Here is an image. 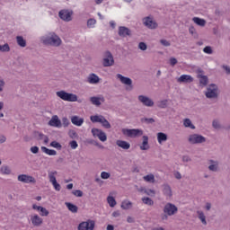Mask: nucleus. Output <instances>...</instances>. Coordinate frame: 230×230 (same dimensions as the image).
I'll return each mask as SVG.
<instances>
[{
    "label": "nucleus",
    "instance_id": "1",
    "mask_svg": "<svg viewBox=\"0 0 230 230\" xmlns=\"http://www.w3.org/2000/svg\"><path fill=\"white\" fill-rule=\"evenodd\" d=\"M40 42L45 46H52V48H60L62 46V39L55 32H48L41 36Z\"/></svg>",
    "mask_w": 230,
    "mask_h": 230
},
{
    "label": "nucleus",
    "instance_id": "2",
    "mask_svg": "<svg viewBox=\"0 0 230 230\" xmlns=\"http://www.w3.org/2000/svg\"><path fill=\"white\" fill-rule=\"evenodd\" d=\"M178 211L179 208L177 206H175V204L170 202L166 203L163 208L164 213L161 215V220L164 222L168 220V217H173V215H177Z\"/></svg>",
    "mask_w": 230,
    "mask_h": 230
},
{
    "label": "nucleus",
    "instance_id": "3",
    "mask_svg": "<svg viewBox=\"0 0 230 230\" xmlns=\"http://www.w3.org/2000/svg\"><path fill=\"white\" fill-rule=\"evenodd\" d=\"M57 96L64 102H78V96L75 93H69L64 90L56 93Z\"/></svg>",
    "mask_w": 230,
    "mask_h": 230
},
{
    "label": "nucleus",
    "instance_id": "4",
    "mask_svg": "<svg viewBox=\"0 0 230 230\" xmlns=\"http://www.w3.org/2000/svg\"><path fill=\"white\" fill-rule=\"evenodd\" d=\"M90 119L92 121V123H101L102 127H103V128H111V123L109 122V120H107V119H105V117H103V115H92L90 117Z\"/></svg>",
    "mask_w": 230,
    "mask_h": 230
},
{
    "label": "nucleus",
    "instance_id": "5",
    "mask_svg": "<svg viewBox=\"0 0 230 230\" xmlns=\"http://www.w3.org/2000/svg\"><path fill=\"white\" fill-rule=\"evenodd\" d=\"M205 96L209 100L218 98V86L217 84H209L205 92Z\"/></svg>",
    "mask_w": 230,
    "mask_h": 230
},
{
    "label": "nucleus",
    "instance_id": "6",
    "mask_svg": "<svg viewBox=\"0 0 230 230\" xmlns=\"http://www.w3.org/2000/svg\"><path fill=\"white\" fill-rule=\"evenodd\" d=\"M58 173V172L57 171L49 172V182H51L54 190L56 191H60V190H62V186H60L59 183H58L57 181Z\"/></svg>",
    "mask_w": 230,
    "mask_h": 230
},
{
    "label": "nucleus",
    "instance_id": "7",
    "mask_svg": "<svg viewBox=\"0 0 230 230\" xmlns=\"http://www.w3.org/2000/svg\"><path fill=\"white\" fill-rule=\"evenodd\" d=\"M188 141L190 145H200L206 143V137L202 135L192 134L188 137Z\"/></svg>",
    "mask_w": 230,
    "mask_h": 230
},
{
    "label": "nucleus",
    "instance_id": "8",
    "mask_svg": "<svg viewBox=\"0 0 230 230\" xmlns=\"http://www.w3.org/2000/svg\"><path fill=\"white\" fill-rule=\"evenodd\" d=\"M102 66L103 67H111V66H114V57L111 51L104 52Z\"/></svg>",
    "mask_w": 230,
    "mask_h": 230
},
{
    "label": "nucleus",
    "instance_id": "9",
    "mask_svg": "<svg viewBox=\"0 0 230 230\" xmlns=\"http://www.w3.org/2000/svg\"><path fill=\"white\" fill-rule=\"evenodd\" d=\"M121 132L128 137H139L143 135V130L141 129L122 128Z\"/></svg>",
    "mask_w": 230,
    "mask_h": 230
},
{
    "label": "nucleus",
    "instance_id": "10",
    "mask_svg": "<svg viewBox=\"0 0 230 230\" xmlns=\"http://www.w3.org/2000/svg\"><path fill=\"white\" fill-rule=\"evenodd\" d=\"M94 226H96V223L94 220H87L81 222L78 226L77 230H94Z\"/></svg>",
    "mask_w": 230,
    "mask_h": 230
},
{
    "label": "nucleus",
    "instance_id": "11",
    "mask_svg": "<svg viewBox=\"0 0 230 230\" xmlns=\"http://www.w3.org/2000/svg\"><path fill=\"white\" fill-rule=\"evenodd\" d=\"M117 78L124 84V85H128L126 87L127 91H132V89H134V86L132 85V79H130L129 77L124 76L121 74H117Z\"/></svg>",
    "mask_w": 230,
    "mask_h": 230
},
{
    "label": "nucleus",
    "instance_id": "12",
    "mask_svg": "<svg viewBox=\"0 0 230 230\" xmlns=\"http://www.w3.org/2000/svg\"><path fill=\"white\" fill-rule=\"evenodd\" d=\"M92 134L93 137H98V139H100V141H102V143H105V141H107V134L100 128H92Z\"/></svg>",
    "mask_w": 230,
    "mask_h": 230
},
{
    "label": "nucleus",
    "instance_id": "13",
    "mask_svg": "<svg viewBox=\"0 0 230 230\" xmlns=\"http://www.w3.org/2000/svg\"><path fill=\"white\" fill-rule=\"evenodd\" d=\"M17 180L19 182H23L24 184H35V182H37L33 176L28 174H20Z\"/></svg>",
    "mask_w": 230,
    "mask_h": 230
},
{
    "label": "nucleus",
    "instance_id": "14",
    "mask_svg": "<svg viewBox=\"0 0 230 230\" xmlns=\"http://www.w3.org/2000/svg\"><path fill=\"white\" fill-rule=\"evenodd\" d=\"M143 24L146 26V28H148L149 30H155L157 29V22L154 18L147 16L143 19Z\"/></svg>",
    "mask_w": 230,
    "mask_h": 230
},
{
    "label": "nucleus",
    "instance_id": "15",
    "mask_svg": "<svg viewBox=\"0 0 230 230\" xmlns=\"http://www.w3.org/2000/svg\"><path fill=\"white\" fill-rule=\"evenodd\" d=\"M138 102L145 107H154L155 105L154 100L146 95H138Z\"/></svg>",
    "mask_w": 230,
    "mask_h": 230
},
{
    "label": "nucleus",
    "instance_id": "16",
    "mask_svg": "<svg viewBox=\"0 0 230 230\" xmlns=\"http://www.w3.org/2000/svg\"><path fill=\"white\" fill-rule=\"evenodd\" d=\"M73 11L69 10H61L59 12V17L62 19V21H66V22H69L70 21H73Z\"/></svg>",
    "mask_w": 230,
    "mask_h": 230
},
{
    "label": "nucleus",
    "instance_id": "17",
    "mask_svg": "<svg viewBox=\"0 0 230 230\" xmlns=\"http://www.w3.org/2000/svg\"><path fill=\"white\" fill-rule=\"evenodd\" d=\"M31 222L34 227H40L44 224V219L39 214H33L31 216Z\"/></svg>",
    "mask_w": 230,
    "mask_h": 230
},
{
    "label": "nucleus",
    "instance_id": "18",
    "mask_svg": "<svg viewBox=\"0 0 230 230\" xmlns=\"http://www.w3.org/2000/svg\"><path fill=\"white\" fill-rule=\"evenodd\" d=\"M90 102L93 105H95V107H100L102 103H105V97H103V95L93 96L90 97Z\"/></svg>",
    "mask_w": 230,
    "mask_h": 230
},
{
    "label": "nucleus",
    "instance_id": "19",
    "mask_svg": "<svg viewBox=\"0 0 230 230\" xmlns=\"http://www.w3.org/2000/svg\"><path fill=\"white\" fill-rule=\"evenodd\" d=\"M49 127H55L56 128H62V121L58 119V116L54 115L52 116L51 119L49 121Z\"/></svg>",
    "mask_w": 230,
    "mask_h": 230
},
{
    "label": "nucleus",
    "instance_id": "20",
    "mask_svg": "<svg viewBox=\"0 0 230 230\" xmlns=\"http://www.w3.org/2000/svg\"><path fill=\"white\" fill-rule=\"evenodd\" d=\"M32 209L39 211L40 217H48L49 215V210L42 206H37L36 204H33Z\"/></svg>",
    "mask_w": 230,
    "mask_h": 230
},
{
    "label": "nucleus",
    "instance_id": "21",
    "mask_svg": "<svg viewBox=\"0 0 230 230\" xmlns=\"http://www.w3.org/2000/svg\"><path fill=\"white\" fill-rule=\"evenodd\" d=\"M86 82L92 85H96L100 84V76L94 73H92L88 75Z\"/></svg>",
    "mask_w": 230,
    "mask_h": 230
},
{
    "label": "nucleus",
    "instance_id": "22",
    "mask_svg": "<svg viewBox=\"0 0 230 230\" xmlns=\"http://www.w3.org/2000/svg\"><path fill=\"white\" fill-rule=\"evenodd\" d=\"M132 35V31L130 29L125 27V26H120L119 27V36L125 38V37H130Z\"/></svg>",
    "mask_w": 230,
    "mask_h": 230
},
{
    "label": "nucleus",
    "instance_id": "23",
    "mask_svg": "<svg viewBox=\"0 0 230 230\" xmlns=\"http://www.w3.org/2000/svg\"><path fill=\"white\" fill-rule=\"evenodd\" d=\"M162 191L166 199H172L173 193L172 192V187L168 183L162 185Z\"/></svg>",
    "mask_w": 230,
    "mask_h": 230
},
{
    "label": "nucleus",
    "instance_id": "24",
    "mask_svg": "<svg viewBox=\"0 0 230 230\" xmlns=\"http://www.w3.org/2000/svg\"><path fill=\"white\" fill-rule=\"evenodd\" d=\"M193 76L190 75H181L178 79L177 82L179 84H191L193 82Z\"/></svg>",
    "mask_w": 230,
    "mask_h": 230
},
{
    "label": "nucleus",
    "instance_id": "25",
    "mask_svg": "<svg viewBox=\"0 0 230 230\" xmlns=\"http://www.w3.org/2000/svg\"><path fill=\"white\" fill-rule=\"evenodd\" d=\"M208 163V170L210 172H218V170H220L218 161L209 160Z\"/></svg>",
    "mask_w": 230,
    "mask_h": 230
},
{
    "label": "nucleus",
    "instance_id": "26",
    "mask_svg": "<svg viewBox=\"0 0 230 230\" xmlns=\"http://www.w3.org/2000/svg\"><path fill=\"white\" fill-rule=\"evenodd\" d=\"M116 145L119 148H122V150H128L130 148V143L125 140H117Z\"/></svg>",
    "mask_w": 230,
    "mask_h": 230
},
{
    "label": "nucleus",
    "instance_id": "27",
    "mask_svg": "<svg viewBox=\"0 0 230 230\" xmlns=\"http://www.w3.org/2000/svg\"><path fill=\"white\" fill-rule=\"evenodd\" d=\"M156 137L159 145H163V143L168 141V135H166V133L159 132L157 133Z\"/></svg>",
    "mask_w": 230,
    "mask_h": 230
},
{
    "label": "nucleus",
    "instance_id": "28",
    "mask_svg": "<svg viewBox=\"0 0 230 230\" xmlns=\"http://www.w3.org/2000/svg\"><path fill=\"white\" fill-rule=\"evenodd\" d=\"M71 122L73 125H75V127H82V125H84V119L78 116H73L71 118Z\"/></svg>",
    "mask_w": 230,
    "mask_h": 230
},
{
    "label": "nucleus",
    "instance_id": "29",
    "mask_svg": "<svg viewBox=\"0 0 230 230\" xmlns=\"http://www.w3.org/2000/svg\"><path fill=\"white\" fill-rule=\"evenodd\" d=\"M0 173L2 175H10L12 173V168L8 165H2L0 168Z\"/></svg>",
    "mask_w": 230,
    "mask_h": 230
},
{
    "label": "nucleus",
    "instance_id": "30",
    "mask_svg": "<svg viewBox=\"0 0 230 230\" xmlns=\"http://www.w3.org/2000/svg\"><path fill=\"white\" fill-rule=\"evenodd\" d=\"M150 146L148 145V137L144 136L143 137V142L140 146V150H149Z\"/></svg>",
    "mask_w": 230,
    "mask_h": 230
},
{
    "label": "nucleus",
    "instance_id": "31",
    "mask_svg": "<svg viewBox=\"0 0 230 230\" xmlns=\"http://www.w3.org/2000/svg\"><path fill=\"white\" fill-rule=\"evenodd\" d=\"M197 215L201 224H203V226H208V221H206V215L202 212V210H198Z\"/></svg>",
    "mask_w": 230,
    "mask_h": 230
},
{
    "label": "nucleus",
    "instance_id": "32",
    "mask_svg": "<svg viewBox=\"0 0 230 230\" xmlns=\"http://www.w3.org/2000/svg\"><path fill=\"white\" fill-rule=\"evenodd\" d=\"M142 193H145V195H148V197H155V191L152 189H145L141 188L139 190Z\"/></svg>",
    "mask_w": 230,
    "mask_h": 230
},
{
    "label": "nucleus",
    "instance_id": "33",
    "mask_svg": "<svg viewBox=\"0 0 230 230\" xmlns=\"http://www.w3.org/2000/svg\"><path fill=\"white\" fill-rule=\"evenodd\" d=\"M41 151L47 155H57V152L55 151V149H49L46 146H41Z\"/></svg>",
    "mask_w": 230,
    "mask_h": 230
},
{
    "label": "nucleus",
    "instance_id": "34",
    "mask_svg": "<svg viewBox=\"0 0 230 230\" xmlns=\"http://www.w3.org/2000/svg\"><path fill=\"white\" fill-rule=\"evenodd\" d=\"M65 205L66 206L67 209L71 211V213H78V207L73 203L66 202Z\"/></svg>",
    "mask_w": 230,
    "mask_h": 230
},
{
    "label": "nucleus",
    "instance_id": "35",
    "mask_svg": "<svg viewBox=\"0 0 230 230\" xmlns=\"http://www.w3.org/2000/svg\"><path fill=\"white\" fill-rule=\"evenodd\" d=\"M183 126L186 128H191V130H195V125L191 122V119H183Z\"/></svg>",
    "mask_w": 230,
    "mask_h": 230
},
{
    "label": "nucleus",
    "instance_id": "36",
    "mask_svg": "<svg viewBox=\"0 0 230 230\" xmlns=\"http://www.w3.org/2000/svg\"><path fill=\"white\" fill-rule=\"evenodd\" d=\"M16 42L20 48H26V40L22 36H17Z\"/></svg>",
    "mask_w": 230,
    "mask_h": 230
},
{
    "label": "nucleus",
    "instance_id": "37",
    "mask_svg": "<svg viewBox=\"0 0 230 230\" xmlns=\"http://www.w3.org/2000/svg\"><path fill=\"white\" fill-rule=\"evenodd\" d=\"M120 208L122 209H130L132 208V201L128 200V199H125L124 201H122Z\"/></svg>",
    "mask_w": 230,
    "mask_h": 230
},
{
    "label": "nucleus",
    "instance_id": "38",
    "mask_svg": "<svg viewBox=\"0 0 230 230\" xmlns=\"http://www.w3.org/2000/svg\"><path fill=\"white\" fill-rule=\"evenodd\" d=\"M193 22H195V24H197L198 26H206V20L202 19V18H199V17H194L192 19Z\"/></svg>",
    "mask_w": 230,
    "mask_h": 230
},
{
    "label": "nucleus",
    "instance_id": "39",
    "mask_svg": "<svg viewBox=\"0 0 230 230\" xmlns=\"http://www.w3.org/2000/svg\"><path fill=\"white\" fill-rule=\"evenodd\" d=\"M143 180L146 181V182H155V176L152 173L150 174H147L146 176L143 177Z\"/></svg>",
    "mask_w": 230,
    "mask_h": 230
},
{
    "label": "nucleus",
    "instance_id": "40",
    "mask_svg": "<svg viewBox=\"0 0 230 230\" xmlns=\"http://www.w3.org/2000/svg\"><path fill=\"white\" fill-rule=\"evenodd\" d=\"M199 78L200 85H202L203 87H206V85H208V76L199 75Z\"/></svg>",
    "mask_w": 230,
    "mask_h": 230
},
{
    "label": "nucleus",
    "instance_id": "41",
    "mask_svg": "<svg viewBox=\"0 0 230 230\" xmlns=\"http://www.w3.org/2000/svg\"><path fill=\"white\" fill-rule=\"evenodd\" d=\"M107 202H108L110 208H114L117 204L116 199L112 196H109L107 198Z\"/></svg>",
    "mask_w": 230,
    "mask_h": 230
},
{
    "label": "nucleus",
    "instance_id": "42",
    "mask_svg": "<svg viewBox=\"0 0 230 230\" xmlns=\"http://www.w3.org/2000/svg\"><path fill=\"white\" fill-rule=\"evenodd\" d=\"M143 204H146V206H154V201L152 199L148 197L142 198Z\"/></svg>",
    "mask_w": 230,
    "mask_h": 230
},
{
    "label": "nucleus",
    "instance_id": "43",
    "mask_svg": "<svg viewBox=\"0 0 230 230\" xmlns=\"http://www.w3.org/2000/svg\"><path fill=\"white\" fill-rule=\"evenodd\" d=\"M159 109H166L168 107V100H163L157 102Z\"/></svg>",
    "mask_w": 230,
    "mask_h": 230
},
{
    "label": "nucleus",
    "instance_id": "44",
    "mask_svg": "<svg viewBox=\"0 0 230 230\" xmlns=\"http://www.w3.org/2000/svg\"><path fill=\"white\" fill-rule=\"evenodd\" d=\"M8 51H10V45H8V43L0 45V52L8 53Z\"/></svg>",
    "mask_w": 230,
    "mask_h": 230
},
{
    "label": "nucleus",
    "instance_id": "45",
    "mask_svg": "<svg viewBox=\"0 0 230 230\" xmlns=\"http://www.w3.org/2000/svg\"><path fill=\"white\" fill-rule=\"evenodd\" d=\"M50 146H52V148H57L58 150H62V145L57 141H52Z\"/></svg>",
    "mask_w": 230,
    "mask_h": 230
},
{
    "label": "nucleus",
    "instance_id": "46",
    "mask_svg": "<svg viewBox=\"0 0 230 230\" xmlns=\"http://www.w3.org/2000/svg\"><path fill=\"white\" fill-rule=\"evenodd\" d=\"M96 24V20L95 19H93V18H91V19H89L88 21H87V26L89 27V28H94V25Z\"/></svg>",
    "mask_w": 230,
    "mask_h": 230
},
{
    "label": "nucleus",
    "instance_id": "47",
    "mask_svg": "<svg viewBox=\"0 0 230 230\" xmlns=\"http://www.w3.org/2000/svg\"><path fill=\"white\" fill-rule=\"evenodd\" d=\"M148 46H146V43L145 42H140L138 43V49H140L141 51H146Z\"/></svg>",
    "mask_w": 230,
    "mask_h": 230
},
{
    "label": "nucleus",
    "instance_id": "48",
    "mask_svg": "<svg viewBox=\"0 0 230 230\" xmlns=\"http://www.w3.org/2000/svg\"><path fill=\"white\" fill-rule=\"evenodd\" d=\"M160 44L165 48H170V46H172V43H170L168 40H160Z\"/></svg>",
    "mask_w": 230,
    "mask_h": 230
},
{
    "label": "nucleus",
    "instance_id": "49",
    "mask_svg": "<svg viewBox=\"0 0 230 230\" xmlns=\"http://www.w3.org/2000/svg\"><path fill=\"white\" fill-rule=\"evenodd\" d=\"M203 51L207 54V55H213V49L209 46H207L203 49Z\"/></svg>",
    "mask_w": 230,
    "mask_h": 230
},
{
    "label": "nucleus",
    "instance_id": "50",
    "mask_svg": "<svg viewBox=\"0 0 230 230\" xmlns=\"http://www.w3.org/2000/svg\"><path fill=\"white\" fill-rule=\"evenodd\" d=\"M72 194L75 195V197H84V192L80 190H73Z\"/></svg>",
    "mask_w": 230,
    "mask_h": 230
},
{
    "label": "nucleus",
    "instance_id": "51",
    "mask_svg": "<svg viewBox=\"0 0 230 230\" xmlns=\"http://www.w3.org/2000/svg\"><path fill=\"white\" fill-rule=\"evenodd\" d=\"M101 178L104 180L111 179V173L107 172H102Z\"/></svg>",
    "mask_w": 230,
    "mask_h": 230
},
{
    "label": "nucleus",
    "instance_id": "52",
    "mask_svg": "<svg viewBox=\"0 0 230 230\" xmlns=\"http://www.w3.org/2000/svg\"><path fill=\"white\" fill-rule=\"evenodd\" d=\"M70 147L72 150H76L78 148V143L75 140H72L70 143Z\"/></svg>",
    "mask_w": 230,
    "mask_h": 230
},
{
    "label": "nucleus",
    "instance_id": "53",
    "mask_svg": "<svg viewBox=\"0 0 230 230\" xmlns=\"http://www.w3.org/2000/svg\"><path fill=\"white\" fill-rule=\"evenodd\" d=\"M4 85H6L4 79L0 78V93H3L4 91Z\"/></svg>",
    "mask_w": 230,
    "mask_h": 230
},
{
    "label": "nucleus",
    "instance_id": "54",
    "mask_svg": "<svg viewBox=\"0 0 230 230\" xmlns=\"http://www.w3.org/2000/svg\"><path fill=\"white\" fill-rule=\"evenodd\" d=\"M69 119H67V118H66V117H64L63 119H62V125H63V127H69Z\"/></svg>",
    "mask_w": 230,
    "mask_h": 230
},
{
    "label": "nucleus",
    "instance_id": "55",
    "mask_svg": "<svg viewBox=\"0 0 230 230\" xmlns=\"http://www.w3.org/2000/svg\"><path fill=\"white\" fill-rule=\"evenodd\" d=\"M143 121H145L146 123H148V124H152V123H155V119H152V118H144L143 119Z\"/></svg>",
    "mask_w": 230,
    "mask_h": 230
},
{
    "label": "nucleus",
    "instance_id": "56",
    "mask_svg": "<svg viewBox=\"0 0 230 230\" xmlns=\"http://www.w3.org/2000/svg\"><path fill=\"white\" fill-rule=\"evenodd\" d=\"M212 126L214 128L218 129V128H220V122L218 120H213Z\"/></svg>",
    "mask_w": 230,
    "mask_h": 230
},
{
    "label": "nucleus",
    "instance_id": "57",
    "mask_svg": "<svg viewBox=\"0 0 230 230\" xmlns=\"http://www.w3.org/2000/svg\"><path fill=\"white\" fill-rule=\"evenodd\" d=\"M30 150L31 154H39V146H31Z\"/></svg>",
    "mask_w": 230,
    "mask_h": 230
},
{
    "label": "nucleus",
    "instance_id": "58",
    "mask_svg": "<svg viewBox=\"0 0 230 230\" xmlns=\"http://www.w3.org/2000/svg\"><path fill=\"white\" fill-rule=\"evenodd\" d=\"M112 217H113L114 218H118V217H121V212H119V210H116V211H114V212L112 213Z\"/></svg>",
    "mask_w": 230,
    "mask_h": 230
},
{
    "label": "nucleus",
    "instance_id": "59",
    "mask_svg": "<svg viewBox=\"0 0 230 230\" xmlns=\"http://www.w3.org/2000/svg\"><path fill=\"white\" fill-rule=\"evenodd\" d=\"M169 62H170V64H171V66H175L176 64H177V58H171L170 59H169Z\"/></svg>",
    "mask_w": 230,
    "mask_h": 230
},
{
    "label": "nucleus",
    "instance_id": "60",
    "mask_svg": "<svg viewBox=\"0 0 230 230\" xmlns=\"http://www.w3.org/2000/svg\"><path fill=\"white\" fill-rule=\"evenodd\" d=\"M182 161H183V163H190V162H191V158L188 155H183Z\"/></svg>",
    "mask_w": 230,
    "mask_h": 230
},
{
    "label": "nucleus",
    "instance_id": "61",
    "mask_svg": "<svg viewBox=\"0 0 230 230\" xmlns=\"http://www.w3.org/2000/svg\"><path fill=\"white\" fill-rule=\"evenodd\" d=\"M174 177L175 179H178V180L182 179V175L179 172H174Z\"/></svg>",
    "mask_w": 230,
    "mask_h": 230
},
{
    "label": "nucleus",
    "instance_id": "62",
    "mask_svg": "<svg viewBox=\"0 0 230 230\" xmlns=\"http://www.w3.org/2000/svg\"><path fill=\"white\" fill-rule=\"evenodd\" d=\"M3 143H6V137L0 136V145H3Z\"/></svg>",
    "mask_w": 230,
    "mask_h": 230
},
{
    "label": "nucleus",
    "instance_id": "63",
    "mask_svg": "<svg viewBox=\"0 0 230 230\" xmlns=\"http://www.w3.org/2000/svg\"><path fill=\"white\" fill-rule=\"evenodd\" d=\"M205 209L207 211H209L211 209V203H209V202L206 203Z\"/></svg>",
    "mask_w": 230,
    "mask_h": 230
},
{
    "label": "nucleus",
    "instance_id": "64",
    "mask_svg": "<svg viewBox=\"0 0 230 230\" xmlns=\"http://www.w3.org/2000/svg\"><path fill=\"white\" fill-rule=\"evenodd\" d=\"M106 230H114V226L108 225L107 227H106Z\"/></svg>",
    "mask_w": 230,
    "mask_h": 230
}]
</instances>
